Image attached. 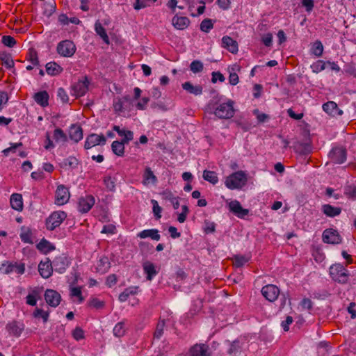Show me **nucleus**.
Here are the masks:
<instances>
[{
    "instance_id": "dca6fc26",
    "label": "nucleus",
    "mask_w": 356,
    "mask_h": 356,
    "mask_svg": "<svg viewBox=\"0 0 356 356\" xmlns=\"http://www.w3.org/2000/svg\"><path fill=\"white\" fill-rule=\"evenodd\" d=\"M191 356H211L210 349L208 345L197 343L190 349Z\"/></svg>"
},
{
    "instance_id": "c9c22d12",
    "label": "nucleus",
    "mask_w": 356,
    "mask_h": 356,
    "mask_svg": "<svg viewBox=\"0 0 356 356\" xmlns=\"http://www.w3.org/2000/svg\"><path fill=\"white\" fill-rule=\"evenodd\" d=\"M95 26L96 33L102 38L104 42L108 44L109 38L103 26L99 22H96Z\"/></svg>"
},
{
    "instance_id": "412c9836",
    "label": "nucleus",
    "mask_w": 356,
    "mask_h": 356,
    "mask_svg": "<svg viewBox=\"0 0 356 356\" xmlns=\"http://www.w3.org/2000/svg\"><path fill=\"white\" fill-rule=\"evenodd\" d=\"M222 47L227 49L232 54L238 51V43L229 36H224L222 38Z\"/></svg>"
},
{
    "instance_id": "e433bc0d",
    "label": "nucleus",
    "mask_w": 356,
    "mask_h": 356,
    "mask_svg": "<svg viewBox=\"0 0 356 356\" xmlns=\"http://www.w3.org/2000/svg\"><path fill=\"white\" fill-rule=\"evenodd\" d=\"M53 264L56 268V270H58L59 273H63L65 270L66 264L65 259L63 257H56L53 261Z\"/></svg>"
},
{
    "instance_id": "423d86ee",
    "label": "nucleus",
    "mask_w": 356,
    "mask_h": 356,
    "mask_svg": "<svg viewBox=\"0 0 356 356\" xmlns=\"http://www.w3.org/2000/svg\"><path fill=\"white\" fill-rule=\"evenodd\" d=\"M89 84L90 81L87 76L83 77L72 86V95L76 98L83 96L88 90Z\"/></svg>"
},
{
    "instance_id": "a19ab883",
    "label": "nucleus",
    "mask_w": 356,
    "mask_h": 356,
    "mask_svg": "<svg viewBox=\"0 0 356 356\" xmlns=\"http://www.w3.org/2000/svg\"><path fill=\"white\" fill-rule=\"evenodd\" d=\"M323 51V46L321 41L316 40L314 42L312 47V52L315 56L320 57L322 56Z\"/></svg>"
},
{
    "instance_id": "a878e982",
    "label": "nucleus",
    "mask_w": 356,
    "mask_h": 356,
    "mask_svg": "<svg viewBox=\"0 0 356 356\" xmlns=\"http://www.w3.org/2000/svg\"><path fill=\"white\" fill-rule=\"evenodd\" d=\"M69 136L71 140L75 143H78L83 138V131L81 127L72 125L70 131Z\"/></svg>"
},
{
    "instance_id": "49530a36",
    "label": "nucleus",
    "mask_w": 356,
    "mask_h": 356,
    "mask_svg": "<svg viewBox=\"0 0 356 356\" xmlns=\"http://www.w3.org/2000/svg\"><path fill=\"white\" fill-rule=\"evenodd\" d=\"M125 333L124 325L122 322L118 323L113 328V334L118 337L123 336Z\"/></svg>"
},
{
    "instance_id": "f704fd0d",
    "label": "nucleus",
    "mask_w": 356,
    "mask_h": 356,
    "mask_svg": "<svg viewBox=\"0 0 356 356\" xmlns=\"http://www.w3.org/2000/svg\"><path fill=\"white\" fill-rule=\"evenodd\" d=\"M0 60L2 63L8 68H12L14 67V61L10 54L3 52L0 54Z\"/></svg>"
},
{
    "instance_id": "864d4df0",
    "label": "nucleus",
    "mask_w": 356,
    "mask_h": 356,
    "mask_svg": "<svg viewBox=\"0 0 356 356\" xmlns=\"http://www.w3.org/2000/svg\"><path fill=\"white\" fill-rule=\"evenodd\" d=\"M2 43L5 46L13 47L16 44V40L10 35H4L2 38Z\"/></svg>"
},
{
    "instance_id": "13d9d810",
    "label": "nucleus",
    "mask_w": 356,
    "mask_h": 356,
    "mask_svg": "<svg viewBox=\"0 0 356 356\" xmlns=\"http://www.w3.org/2000/svg\"><path fill=\"white\" fill-rule=\"evenodd\" d=\"M104 183L106 187L109 191H113L114 190V188H115V181H114L113 179L111 177L108 176V177H104Z\"/></svg>"
},
{
    "instance_id": "09e8293b",
    "label": "nucleus",
    "mask_w": 356,
    "mask_h": 356,
    "mask_svg": "<svg viewBox=\"0 0 356 356\" xmlns=\"http://www.w3.org/2000/svg\"><path fill=\"white\" fill-rule=\"evenodd\" d=\"M212 20L210 19H204L200 24L201 31L208 33L213 28Z\"/></svg>"
},
{
    "instance_id": "c85d7f7f",
    "label": "nucleus",
    "mask_w": 356,
    "mask_h": 356,
    "mask_svg": "<svg viewBox=\"0 0 356 356\" xmlns=\"http://www.w3.org/2000/svg\"><path fill=\"white\" fill-rule=\"evenodd\" d=\"M35 101L40 106L44 107L48 105L49 95L47 91H40L35 94Z\"/></svg>"
},
{
    "instance_id": "2f4dec72",
    "label": "nucleus",
    "mask_w": 356,
    "mask_h": 356,
    "mask_svg": "<svg viewBox=\"0 0 356 356\" xmlns=\"http://www.w3.org/2000/svg\"><path fill=\"white\" fill-rule=\"evenodd\" d=\"M138 286H133L127 288L119 296V300L120 302H125L129 296L135 295L137 293Z\"/></svg>"
},
{
    "instance_id": "5fc2aeb1",
    "label": "nucleus",
    "mask_w": 356,
    "mask_h": 356,
    "mask_svg": "<svg viewBox=\"0 0 356 356\" xmlns=\"http://www.w3.org/2000/svg\"><path fill=\"white\" fill-rule=\"evenodd\" d=\"M151 203L152 204L153 206V213H154L155 216L156 217L157 219L161 218V213L162 211L161 207L159 205L157 201L155 200H152Z\"/></svg>"
},
{
    "instance_id": "f8f14e48",
    "label": "nucleus",
    "mask_w": 356,
    "mask_h": 356,
    "mask_svg": "<svg viewBox=\"0 0 356 356\" xmlns=\"http://www.w3.org/2000/svg\"><path fill=\"white\" fill-rule=\"evenodd\" d=\"M106 141V139L103 134L97 135L92 134L86 138L84 148L86 149H88L98 145H104Z\"/></svg>"
},
{
    "instance_id": "79ce46f5",
    "label": "nucleus",
    "mask_w": 356,
    "mask_h": 356,
    "mask_svg": "<svg viewBox=\"0 0 356 356\" xmlns=\"http://www.w3.org/2000/svg\"><path fill=\"white\" fill-rule=\"evenodd\" d=\"M327 63L323 60H318L314 62L312 65L311 68L314 73H318L325 69Z\"/></svg>"
},
{
    "instance_id": "680f3d73",
    "label": "nucleus",
    "mask_w": 356,
    "mask_h": 356,
    "mask_svg": "<svg viewBox=\"0 0 356 356\" xmlns=\"http://www.w3.org/2000/svg\"><path fill=\"white\" fill-rule=\"evenodd\" d=\"M73 337L76 340H80L84 338L83 330L81 327H76L72 332Z\"/></svg>"
},
{
    "instance_id": "f257e3e1",
    "label": "nucleus",
    "mask_w": 356,
    "mask_h": 356,
    "mask_svg": "<svg viewBox=\"0 0 356 356\" xmlns=\"http://www.w3.org/2000/svg\"><path fill=\"white\" fill-rule=\"evenodd\" d=\"M133 107V101L129 96H125L122 99L118 98L114 101L113 108L119 115L125 116L126 113L130 112Z\"/></svg>"
},
{
    "instance_id": "de8ad7c7",
    "label": "nucleus",
    "mask_w": 356,
    "mask_h": 356,
    "mask_svg": "<svg viewBox=\"0 0 356 356\" xmlns=\"http://www.w3.org/2000/svg\"><path fill=\"white\" fill-rule=\"evenodd\" d=\"M203 64L200 60H193L190 65V69L193 73H198L203 70Z\"/></svg>"
},
{
    "instance_id": "9d476101",
    "label": "nucleus",
    "mask_w": 356,
    "mask_h": 356,
    "mask_svg": "<svg viewBox=\"0 0 356 356\" xmlns=\"http://www.w3.org/2000/svg\"><path fill=\"white\" fill-rule=\"evenodd\" d=\"M95 202V197L91 195H87L79 199L78 210L81 213H87L94 206Z\"/></svg>"
},
{
    "instance_id": "ddd939ff",
    "label": "nucleus",
    "mask_w": 356,
    "mask_h": 356,
    "mask_svg": "<svg viewBox=\"0 0 356 356\" xmlns=\"http://www.w3.org/2000/svg\"><path fill=\"white\" fill-rule=\"evenodd\" d=\"M46 302L51 307H57L61 300V296L58 292L53 289H47L44 293Z\"/></svg>"
},
{
    "instance_id": "1a4fd4ad",
    "label": "nucleus",
    "mask_w": 356,
    "mask_h": 356,
    "mask_svg": "<svg viewBox=\"0 0 356 356\" xmlns=\"http://www.w3.org/2000/svg\"><path fill=\"white\" fill-rule=\"evenodd\" d=\"M261 293L266 300L274 302L279 296L280 289L274 284H267L262 288Z\"/></svg>"
},
{
    "instance_id": "338daca9",
    "label": "nucleus",
    "mask_w": 356,
    "mask_h": 356,
    "mask_svg": "<svg viewBox=\"0 0 356 356\" xmlns=\"http://www.w3.org/2000/svg\"><path fill=\"white\" fill-rule=\"evenodd\" d=\"M220 81V82H223L225 80V76L220 72H212V79L211 81L213 83H216L217 81Z\"/></svg>"
},
{
    "instance_id": "20e7f679",
    "label": "nucleus",
    "mask_w": 356,
    "mask_h": 356,
    "mask_svg": "<svg viewBox=\"0 0 356 356\" xmlns=\"http://www.w3.org/2000/svg\"><path fill=\"white\" fill-rule=\"evenodd\" d=\"M66 218L67 214L65 211H57L53 212L46 220L47 229L54 230L59 227Z\"/></svg>"
},
{
    "instance_id": "e2e57ef3",
    "label": "nucleus",
    "mask_w": 356,
    "mask_h": 356,
    "mask_svg": "<svg viewBox=\"0 0 356 356\" xmlns=\"http://www.w3.org/2000/svg\"><path fill=\"white\" fill-rule=\"evenodd\" d=\"M58 96L60 98L63 103H67L69 102L68 95L63 88H59L58 89Z\"/></svg>"
},
{
    "instance_id": "4be33fe9",
    "label": "nucleus",
    "mask_w": 356,
    "mask_h": 356,
    "mask_svg": "<svg viewBox=\"0 0 356 356\" xmlns=\"http://www.w3.org/2000/svg\"><path fill=\"white\" fill-rule=\"evenodd\" d=\"M321 211L326 216L330 218H334L339 216L341 212L340 207H335L329 204L322 205Z\"/></svg>"
},
{
    "instance_id": "7ed1b4c3",
    "label": "nucleus",
    "mask_w": 356,
    "mask_h": 356,
    "mask_svg": "<svg viewBox=\"0 0 356 356\" xmlns=\"http://www.w3.org/2000/svg\"><path fill=\"white\" fill-rule=\"evenodd\" d=\"M234 102L228 101L227 102L220 104L215 110L214 114L216 117L221 119H229L234 116Z\"/></svg>"
},
{
    "instance_id": "8fccbe9b",
    "label": "nucleus",
    "mask_w": 356,
    "mask_h": 356,
    "mask_svg": "<svg viewBox=\"0 0 356 356\" xmlns=\"http://www.w3.org/2000/svg\"><path fill=\"white\" fill-rule=\"evenodd\" d=\"M29 60L31 61L33 65H38L39 64L37 51L33 48L29 50Z\"/></svg>"
},
{
    "instance_id": "3c124183",
    "label": "nucleus",
    "mask_w": 356,
    "mask_h": 356,
    "mask_svg": "<svg viewBox=\"0 0 356 356\" xmlns=\"http://www.w3.org/2000/svg\"><path fill=\"white\" fill-rule=\"evenodd\" d=\"M33 316L35 318H40L41 317L44 322H47L49 317V313L47 312H44L42 309H35V310L33 312Z\"/></svg>"
},
{
    "instance_id": "37998d69",
    "label": "nucleus",
    "mask_w": 356,
    "mask_h": 356,
    "mask_svg": "<svg viewBox=\"0 0 356 356\" xmlns=\"http://www.w3.org/2000/svg\"><path fill=\"white\" fill-rule=\"evenodd\" d=\"M165 323L164 320H161L158 322L156 330L154 334V337L156 339H160L161 337L163 334V330L165 327Z\"/></svg>"
},
{
    "instance_id": "7c9ffc66",
    "label": "nucleus",
    "mask_w": 356,
    "mask_h": 356,
    "mask_svg": "<svg viewBox=\"0 0 356 356\" xmlns=\"http://www.w3.org/2000/svg\"><path fill=\"white\" fill-rule=\"evenodd\" d=\"M157 178L154 175V172L152 171L150 168L147 167L145 170V172L143 175V184L146 185L149 184L150 182L152 184H155Z\"/></svg>"
},
{
    "instance_id": "69168bd1",
    "label": "nucleus",
    "mask_w": 356,
    "mask_h": 356,
    "mask_svg": "<svg viewBox=\"0 0 356 356\" xmlns=\"http://www.w3.org/2000/svg\"><path fill=\"white\" fill-rule=\"evenodd\" d=\"M245 259L243 257L235 256L234 258L233 264L237 268H241L244 264ZM241 270V269H239Z\"/></svg>"
},
{
    "instance_id": "aec40b11",
    "label": "nucleus",
    "mask_w": 356,
    "mask_h": 356,
    "mask_svg": "<svg viewBox=\"0 0 356 356\" xmlns=\"http://www.w3.org/2000/svg\"><path fill=\"white\" fill-rule=\"evenodd\" d=\"M172 24L176 29L184 30L189 26L190 20L186 17L175 15L172 19Z\"/></svg>"
},
{
    "instance_id": "9b49d317",
    "label": "nucleus",
    "mask_w": 356,
    "mask_h": 356,
    "mask_svg": "<svg viewBox=\"0 0 356 356\" xmlns=\"http://www.w3.org/2000/svg\"><path fill=\"white\" fill-rule=\"evenodd\" d=\"M70 196L68 188L63 185H60L56 191L55 203L57 205H63L68 202Z\"/></svg>"
},
{
    "instance_id": "c03bdc74",
    "label": "nucleus",
    "mask_w": 356,
    "mask_h": 356,
    "mask_svg": "<svg viewBox=\"0 0 356 356\" xmlns=\"http://www.w3.org/2000/svg\"><path fill=\"white\" fill-rule=\"evenodd\" d=\"M78 160L75 157L70 156L67 159H64L63 162V165L65 168H74L78 165Z\"/></svg>"
},
{
    "instance_id": "c756f323",
    "label": "nucleus",
    "mask_w": 356,
    "mask_h": 356,
    "mask_svg": "<svg viewBox=\"0 0 356 356\" xmlns=\"http://www.w3.org/2000/svg\"><path fill=\"white\" fill-rule=\"evenodd\" d=\"M47 73L51 76H56L61 73L63 68L55 62H49L46 65Z\"/></svg>"
},
{
    "instance_id": "72a5a7b5",
    "label": "nucleus",
    "mask_w": 356,
    "mask_h": 356,
    "mask_svg": "<svg viewBox=\"0 0 356 356\" xmlns=\"http://www.w3.org/2000/svg\"><path fill=\"white\" fill-rule=\"evenodd\" d=\"M110 265L108 258L104 257L99 260L97 269L99 272L104 273L109 269Z\"/></svg>"
},
{
    "instance_id": "6ab92c4d",
    "label": "nucleus",
    "mask_w": 356,
    "mask_h": 356,
    "mask_svg": "<svg viewBox=\"0 0 356 356\" xmlns=\"http://www.w3.org/2000/svg\"><path fill=\"white\" fill-rule=\"evenodd\" d=\"M6 330L9 334L18 337L24 330V325L21 322L14 321L7 324Z\"/></svg>"
},
{
    "instance_id": "a18cd8bd",
    "label": "nucleus",
    "mask_w": 356,
    "mask_h": 356,
    "mask_svg": "<svg viewBox=\"0 0 356 356\" xmlns=\"http://www.w3.org/2000/svg\"><path fill=\"white\" fill-rule=\"evenodd\" d=\"M54 138L57 142L58 141L65 142V141H67V139L66 134L60 128H57L54 130Z\"/></svg>"
},
{
    "instance_id": "052dcab7",
    "label": "nucleus",
    "mask_w": 356,
    "mask_h": 356,
    "mask_svg": "<svg viewBox=\"0 0 356 356\" xmlns=\"http://www.w3.org/2000/svg\"><path fill=\"white\" fill-rule=\"evenodd\" d=\"M261 40L263 42V43L266 46V47H270L272 45V41H273V35L272 33H266V34H264L262 35L261 37Z\"/></svg>"
},
{
    "instance_id": "6e6d98bb",
    "label": "nucleus",
    "mask_w": 356,
    "mask_h": 356,
    "mask_svg": "<svg viewBox=\"0 0 356 356\" xmlns=\"http://www.w3.org/2000/svg\"><path fill=\"white\" fill-rule=\"evenodd\" d=\"M88 305L95 309H101L104 306V303L97 298H92L88 302Z\"/></svg>"
},
{
    "instance_id": "2eb2a0df",
    "label": "nucleus",
    "mask_w": 356,
    "mask_h": 356,
    "mask_svg": "<svg viewBox=\"0 0 356 356\" xmlns=\"http://www.w3.org/2000/svg\"><path fill=\"white\" fill-rule=\"evenodd\" d=\"M323 241L327 243L338 244L341 242V239L336 230L328 229L323 233Z\"/></svg>"
},
{
    "instance_id": "774afa93",
    "label": "nucleus",
    "mask_w": 356,
    "mask_h": 356,
    "mask_svg": "<svg viewBox=\"0 0 356 356\" xmlns=\"http://www.w3.org/2000/svg\"><path fill=\"white\" fill-rule=\"evenodd\" d=\"M300 305H301L302 308L304 309L310 310L312 308V302L309 298H304L301 301Z\"/></svg>"
},
{
    "instance_id": "bf43d9fd",
    "label": "nucleus",
    "mask_w": 356,
    "mask_h": 356,
    "mask_svg": "<svg viewBox=\"0 0 356 356\" xmlns=\"http://www.w3.org/2000/svg\"><path fill=\"white\" fill-rule=\"evenodd\" d=\"M253 113L256 116L259 122H264L268 118V116L266 114L260 113L258 109H254L253 111Z\"/></svg>"
},
{
    "instance_id": "b1692460",
    "label": "nucleus",
    "mask_w": 356,
    "mask_h": 356,
    "mask_svg": "<svg viewBox=\"0 0 356 356\" xmlns=\"http://www.w3.org/2000/svg\"><path fill=\"white\" fill-rule=\"evenodd\" d=\"M143 268L144 273L147 275V280L150 281L158 273L156 267L153 263L147 261L143 263Z\"/></svg>"
},
{
    "instance_id": "0e129e2a",
    "label": "nucleus",
    "mask_w": 356,
    "mask_h": 356,
    "mask_svg": "<svg viewBox=\"0 0 356 356\" xmlns=\"http://www.w3.org/2000/svg\"><path fill=\"white\" fill-rule=\"evenodd\" d=\"M54 147V145L52 140H51L50 134L49 132H47L45 135L44 148L48 150Z\"/></svg>"
},
{
    "instance_id": "5701e85b",
    "label": "nucleus",
    "mask_w": 356,
    "mask_h": 356,
    "mask_svg": "<svg viewBox=\"0 0 356 356\" xmlns=\"http://www.w3.org/2000/svg\"><path fill=\"white\" fill-rule=\"evenodd\" d=\"M137 236L140 238H150L154 241H159L161 238L159 230L156 229H145L137 234Z\"/></svg>"
},
{
    "instance_id": "f03ea898",
    "label": "nucleus",
    "mask_w": 356,
    "mask_h": 356,
    "mask_svg": "<svg viewBox=\"0 0 356 356\" xmlns=\"http://www.w3.org/2000/svg\"><path fill=\"white\" fill-rule=\"evenodd\" d=\"M225 186L229 189L240 188L245 185V173L238 171L226 178Z\"/></svg>"
},
{
    "instance_id": "603ef678",
    "label": "nucleus",
    "mask_w": 356,
    "mask_h": 356,
    "mask_svg": "<svg viewBox=\"0 0 356 356\" xmlns=\"http://www.w3.org/2000/svg\"><path fill=\"white\" fill-rule=\"evenodd\" d=\"M70 296L77 297L79 302H82L84 300V298L82 296L81 290L80 287L71 288Z\"/></svg>"
},
{
    "instance_id": "4468645a",
    "label": "nucleus",
    "mask_w": 356,
    "mask_h": 356,
    "mask_svg": "<svg viewBox=\"0 0 356 356\" xmlns=\"http://www.w3.org/2000/svg\"><path fill=\"white\" fill-rule=\"evenodd\" d=\"M0 270H2L5 274H9L13 271L17 273L22 275L25 271V266L24 264H13V263H3L2 264Z\"/></svg>"
},
{
    "instance_id": "f3484780",
    "label": "nucleus",
    "mask_w": 356,
    "mask_h": 356,
    "mask_svg": "<svg viewBox=\"0 0 356 356\" xmlns=\"http://www.w3.org/2000/svg\"><path fill=\"white\" fill-rule=\"evenodd\" d=\"M38 271L43 278H49L53 273L52 263L49 258L45 261H41L38 265Z\"/></svg>"
},
{
    "instance_id": "4c0bfd02",
    "label": "nucleus",
    "mask_w": 356,
    "mask_h": 356,
    "mask_svg": "<svg viewBox=\"0 0 356 356\" xmlns=\"http://www.w3.org/2000/svg\"><path fill=\"white\" fill-rule=\"evenodd\" d=\"M203 178L204 180L213 184H216L218 181V178L217 177V175L213 171H209V170H204L203 172Z\"/></svg>"
},
{
    "instance_id": "6e6552de",
    "label": "nucleus",
    "mask_w": 356,
    "mask_h": 356,
    "mask_svg": "<svg viewBox=\"0 0 356 356\" xmlns=\"http://www.w3.org/2000/svg\"><path fill=\"white\" fill-rule=\"evenodd\" d=\"M347 152L343 147H336L332 148L329 154L330 160L337 164H341L346 160Z\"/></svg>"
},
{
    "instance_id": "0eeeda50",
    "label": "nucleus",
    "mask_w": 356,
    "mask_h": 356,
    "mask_svg": "<svg viewBox=\"0 0 356 356\" xmlns=\"http://www.w3.org/2000/svg\"><path fill=\"white\" fill-rule=\"evenodd\" d=\"M57 51L63 57H71L76 51V46L71 40H63L58 44Z\"/></svg>"
},
{
    "instance_id": "473e14b6",
    "label": "nucleus",
    "mask_w": 356,
    "mask_h": 356,
    "mask_svg": "<svg viewBox=\"0 0 356 356\" xmlns=\"http://www.w3.org/2000/svg\"><path fill=\"white\" fill-rule=\"evenodd\" d=\"M37 248L39 250L45 254L55 249V247L45 239H42L37 245Z\"/></svg>"
},
{
    "instance_id": "393cba45",
    "label": "nucleus",
    "mask_w": 356,
    "mask_h": 356,
    "mask_svg": "<svg viewBox=\"0 0 356 356\" xmlns=\"http://www.w3.org/2000/svg\"><path fill=\"white\" fill-rule=\"evenodd\" d=\"M325 112L331 115H341L342 111L338 108L337 104L332 101L327 102L323 105Z\"/></svg>"
},
{
    "instance_id": "4d7b16f0",
    "label": "nucleus",
    "mask_w": 356,
    "mask_h": 356,
    "mask_svg": "<svg viewBox=\"0 0 356 356\" xmlns=\"http://www.w3.org/2000/svg\"><path fill=\"white\" fill-rule=\"evenodd\" d=\"M22 146V143L11 144V146L3 150V153L6 156H8L10 152L15 153L17 147Z\"/></svg>"
},
{
    "instance_id": "39448f33",
    "label": "nucleus",
    "mask_w": 356,
    "mask_h": 356,
    "mask_svg": "<svg viewBox=\"0 0 356 356\" xmlns=\"http://www.w3.org/2000/svg\"><path fill=\"white\" fill-rule=\"evenodd\" d=\"M330 274L334 280L339 282L346 283L348 281L347 270L341 264H336L331 266Z\"/></svg>"
},
{
    "instance_id": "ea45409f",
    "label": "nucleus",
    "mask_w": 356,
    "mask_h": 356,
    "mask_svg": "<svg viewBox=\"0 0 356 356\" xmlns=\"http://www.w3.org/2000/svg\"><path fill=\"white\" fill-rule=\"evenodd\" d=\"M32 233L29 228L22 227L20 238L24 243H32Z\"/></svg>"
},
{
    "instance_id": "58836bf2",
    "label": "nucleus",
    "mask_w": 356,
    "mask_h": 356,
    "mask_svg": "<svg viewBox=\"0 0 356 356\" xmlns=\"http://www.w3.org/2000/svg\"><path fill=\"white\" fill-rule=\"evenodd\" d=\"M111 148L113 153L118 156H122L124 152V145L120 141H113L111 145Z\"/></svg>"
},
{
    "instance_id": "cd10ccee",
    "label": "nucleus",
    "mask_w": 356,
    "mask_h": 356,
    "mask_svg": "<svg viewBox=\"0 0 356 356\" xmlns=\"http://www.w3.org/2000/svg\"><path fill=\"white\" fill-rule=\"evenodd\" d=\"M11 207L17 211H22L23 209L22 196L18 193H14L11 195L10 200Z\"/></svg>"
},
{
    "instance_id": "bb28decb",
    "label": "nucleus",
    "mask_w": 356,
    "mask_h": 356,
    "mask_svg": "<svg viewBox=\"0 0 356 356\" xmlns=\"http://www.w3.org/2000/svg\"><path fill=\"white\" fill-rule=\"evenodd\" d=\"M182 88L186 92L194 95H200L202 93L203 88L200 85L193 86L191 82L187 81L182 84Z\"/></svg>"
},
{
    "instance_id": "a211bd4d",
    "label": "nucleus",
    "mask_w": 356,
    "mask_h": 356,
    "mask_svg": "<svg viewBox=\"0 0 356 356\" xmlns=\"http://www.w3.org/2000/svg\"><path fill=\"white\" fill-rule=\"evenodd\" d=\"M227 203L228 204V208L230 212L238 218H243L245 217V209L243 208L238 201L227 200Z\"/></svg>"
}]
</instances>
